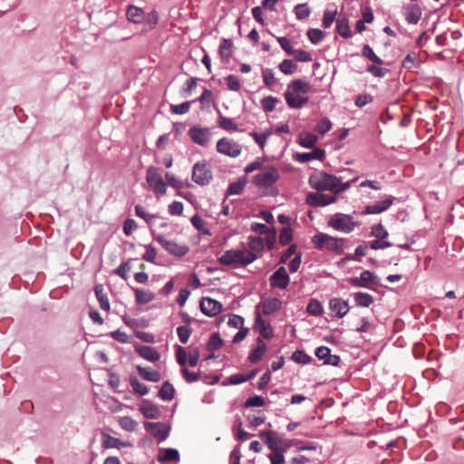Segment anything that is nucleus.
<instances>
[{"label": "nucleus", "mask_w": 464, "mask_h": 464, "mask_svg": "<svg viewBox=\"0 0 464 464\" xmlns=\"http://www.w3.org/2000/svg\"><path fill=\"white\" fill-rule=\"evenodd\" d=\"M144 427L150 434L157 438L160 441L166 440L169 435V430L161 422H145Z\"/></svg>", "instance_id": "nucleus-17"}, {"label": "nucleus", "mask_w": 464, "mask_h": 464, "mask_svg": "<svg viewBox=\"0 0 464 464\" xmlns=\"http://www.w3.org/2000/svg\"><path fill=\"white\" fill-rule=\"evenodd\" d=\"M289 276L284 266L277 268L270 276V285L274 288L285 289L289 284Z\"/></svg>", "instance_id": "nucleus-15"}, {"label": "nucleus", "mask_w": 464, "mask_h": 464, "mask_svg": "<svg viewBox=\"0 0 464 464\" xmlns=\"http://www.w3.org/2000/svg\"><path fill=\"white\" fill-rule=\"evenodd\" d=\"M347 281L355 287L373 288L379 285L377 276L369 270H364L360 277H350Z\"/></svg>", "instance_id": "nucleus-11"}, {"label": "nucleus", "mask_w": 464, "mask_h": 464, "mask_svg": "<svg viewBox=\"0 0 464 464\" xmlns=\"http://www.w3.org/2000/svg\"><path fill=\"white\" fill-rule=\"evenodd\" d=\"M143 10L135 6V5H129L127 9V19L134 24H139L143 21Z\"/></svg>", "instance_id": "nucleus-29"}, {"label": "nucleus", "mask_w": 464, "mask_h": 464, "mask_svg": "<svg viewBox=\"0 0 464 464\" xmlns=\"http://www.w3.org/2000/svg\"><path fill=\"white\" fill-rule=\"evenodd\" d=\"M300 144L304 148H314L317 142V137L310 132H303L299 136Z\"/></svg>", "instance_id": "nucleus-36"}, {"label": "nucleus", "mask_w": 464, "mask_h": 464, "mask_svg": "<svg viewBox=\"0 0 464 464\" xmlns=\"http://www.w3.org/2000/svg\"><path fill=\"white\" fill-rule=\"evenodd\" d=\"M135 212L139 218L144 219L146 222H150L155 218L154 215L149 214L140 205L135 207Z\"/></svg>", "instance_id": "nucleus-60"}, {"label": "nucleus", "mask_w": 464, "mask_h": 464, "mask_svg": "<svg viewBox=\"0 0 464 464\" xmlns=\"http://www.w3.org/2000/svg\"><path fill=\"white\" fill-rule=\"evenodd\" d=\"M94 291H95L96 297L100 303L101 308L105 311H109L110 310V303H109L107 295L104 292L103 286L102 285H96Z\"/></svg>", "instance_id": "nucleus-33"}, {"label": "nucleus", "mask_w": 464, "mask_h": 464, "mask_svg": "<svg viewBox=\"0 0 464 464\" xmlns=\"http://www.w3.org/2000/svg\"><path fill=\"white\" fill-rule=\"evenodd\" d=\"M217 150L220 154L236 158L240 155L242 148L241 145L233 139L224 137L217 142Z\"/></svg>", "instance_id": "nucleus-8"}, {"label": "nucleus", "mask_w": 464, "mask_h": 464, "mask_svg": "<svg viewBox=\"0 0 464 464\" xmlns=\"http://www.w3.org/2000/svg\"><path fill=\"white\" fill-rule=\"evenodd\" d=\"M218 124L220 128L227 131L237 130V125L234 122V121L223 116L222 114H219L218 116Z\"/></svg>", "instance_id": "nucleus-37"}, {"label": "nucleus", "mask_w": 464, "mask_h": 464, "mask_svg": "<svg viewBox=\"0 0 464 464\" xmlns=\"http://www.w3.org/2000/svg\"><path fill=\"white\" fill-rule=\"evenodd\" d=\"M192 179L200 186L208 185L211 181L212 171L206 160L198 161L194 164Z\"/></svg>", "instance_id": "nucleus-6"}, {"label": "nucleus", "mask_w": 464, "mask_h": 464, "mask_svg": "<svg viewBox=\"0 0 464 464\" xmlns=\"http://www.w3.org/2000/svg\"><path fill=\"white\" fill-rule=\"evenodd\" d=\"M179 459V453L175 449L161 450L158 456V460L161 463L176 461Z\"/></svg>", "instance_id": "nucleus-28"}, {"label": "nucleus", "mask_w": 464, "mask_h": 464, "mask_svg": "<svg viewBox=\"0 0 464 464\" xmlns=\"http://www.w3.org/2000/svg\"><path fill=\"white\" fill-rule=\"evenodd\" d=\"M291 55H294V57L300 62L312 61V55L304 50H294Z\"/></svg>", "instance_id": "nucleus-62"}, {"label": "nucleus", "mask_w": 464, "mask_h": 464, "mask_svg": "<svg viewBox=\"0 0 464 464\" xmlns=\"http://www.w3.org/2000/svg\"><path fill=\"white\" fill-rule=\"evenodd\" d=\"M130 384L132 390L136 393H138V394H140L141 396L146 395L148 393V392H149L147 386L144 383L140 382L135 377H131L130 379Z\"/></svg>", "instance_id": "nucleus-41"}, {"label": "nucleus", "mask_w": 464, "mask_h": 464, "mask_svg": "<svg viewBox=\"0 0 464 464\" xmlns=\"http://www.w3.org/2000/svg\"><path fill=\"white\" fill-rule=\"evenodd\" d=\"M293 238L292 229L288 227H283L279 235V242L281 245L285 246L291 242Z\"/></svg>", "instance_id": "nucleus-55"}, {"label": "nucleus", "mask_w": 464, "mask_h": 464, "mask_svg": "<svg viewBox=\"0 0 464 464\" xmlns=\"http://www.w3.org/2000/svg\"><path fill=\"white\" fill-rule=\"evenodd\" d=\"M324 33L320 29H310L307 32V37L309 41L314 44L320 43L324 38Z\"/></svg>", "instance_id": "nucleus-46"}, {"label": "nucleus", "mask_w": 464, "mask_h": 464, "mask_svg": "<svg viewBox=\"0 0 464 464\" xmlns=\"http://www.w3.org/2000/svg\"><path fill=\"white\" fill-rule=\"evenodd\" d=\"M353 299L357 306L369 307L373 303V297L367 293L357 292L353 294Z\"/></svg>", "instance_id": "nucleus-31"}, {"label": "nucleus", "mask_w": 464, "mask_h": 464, "mask_svg": "<svg viewBox=\"0 0 464 464\" xmlns=\"http://www.w3.org/2000/svg\"><path fill=\"white\" fill-rule=\"evenodd\" d=\"M362 56H364L365 58H367L369 61L372 62L375 64L382 65L384 63L383 61L375 54L372 48L368 44H365L362 47Z\"/></svg>", "instance_id": "nucleus-38"}, {"label": "nucleus", "mask_w": 464, "mask_h": 464, "mask_svg": "<svg viewBox=\"0 0 464 464\" xmlns=\"http://www.w3.org/2000/svg\"><path fill=\"white\" fill-rule=\"evenodd\" d=\"M306 311L309 314L312 315H320L323 313V307L317 300L312 299L307 307Z\"/></svg>", "instance_id": "nucleus-48"}, {"label": "nucleus", "mask_w": 464, "mask_h": 464, "mask_svg": "<svg viewBox=\"0 0 464 464\" xmlns=\"http://www.w3.org/2000/svg\"><path fill=\"white\" fill-rule=\"evenodd\" d=\"M130 262H123L115 269L114 273L121 276L122 279L126 280L127 273L130 271Z\"/></svg>", "instance_id": "nucleus-61"}, {"label": "nucleus", "mask_w": 464, "mask_h": 464, "mask_svg": "<svg viewBox=\"0 0 464 464\" xmlns=\"http://www.w3.org/2000/svg\"><path fill=\"white\" fill-rule=\"evenodd\" d=\"M327 225L337 231L348 234L353 232L359 224L353 220L352 216L336 213L330 218Z\"/></svg>", "instance_id": "nucleus-5"}, {"label": "nucleus", "mask_w": 464, "mask_h": 464, "mask_svg": "<svg viewBox=\"0 0 464 464\" xmlns=\"http://www.w3.org/2000/svg\"><path fill=\"white\" fill-rule=\"evenodd\" d=\"M246 418L251 427H257L261 423L258 411H251L247 413Z\"/></svg>", "instance_id": "nucleus-59"}, {"label": "nucleus", "mask_w": 464, "mask_h": 464, "mask_svg": "<svg viewBox=\"0 0 464 464\" xmlns=\"http://www.w3.org/2000/svg\"><path fill=\"white\" fill-rule=\"evenodd\" d=\"M278 178L279 173L276 169L273 167L263 168V196H276L277 194V189L270 187V185L276 182Z\"/></svg>", "instance_id": "nucleus-9"}, {"label": "nucleus", "mask_w": 464, "mask_h": 464, "mask_svg": "<svg viewBox=\"0 0 464 464\" xmlns=\"http://www.w3.org/2000/svg\"><path fill=\"white\" fill-rule=\"evenodd\" d=\"M261 303L256 306V323L253 327L254 331L258 332L256 338V347L249 355V361L253 363L257 362L261 359Z\"/></svg>", "instance_id": "nucleus-12"}, {"label": "nucleus", "mask_w": 464, "mask_h": 464, "mask_svg": "<svg viewBox=\"0 0 464 464\" xmlns=\"http://www.w3.org/2000/svg\"><path fill=\"white\" fill-rule=\"evenodd\" d=\"M366 71L374 77L378 78H382L389 72V70L387 68L376 66L375 64L368 65Z\"/></svg>", "instance_id": "nucleus-47"}, {"label": "nucleus", "mask_w": 464, "mask_h": 464, "mask_svg": "<svg viewBox=\"0 0 464 464\" xmlns=\"http://www.w3.org/2000/svg\"><path fill=\"white\" fill-rule=\"evenodd\" d=\"M310 10L305 4L297 5L295 7V14L298 19H304L310 15Z\"/></svg>", "instance_id": "nucleus-56"}, {"label": "nucleus", "mask_w": 464, "mask_h": 464, "mask_svg": "<svg viewBox=\"0 0 464 464\" xmlns=\"http://www.w3.org/2000/svg\"><path fill=\"white\" fill-rule=\"evenodd\" d=\"M188 136L195 143L207 146L211 138V131L208 128L192 127L188 130Z\"/></svg>", "instance_id": "nucleus-14"}, {"label": "nucleus", "mask_w": 464, "mask_h": 464, "mask_svg": "<svg viewBox=\"0 0 464 464\" xmlns=\"http://www.w3.org/2000/svg\"><path fill=\"white\" fill-rule=\"evenodd\" d=\"M324 150L319 148L314 149L311 152H304V153H297L295 156V159L299 162H308L312 160H322L324 158Z\"/></svg>", "instance_id": "nucleus-23"}, {"label": "nucleus", "mask_w": 464, "mask_h": 464, "mask_svg": "<svg viewBox=\"0 0 464 464\" xmlns=\"http://www.w3.org/2000/svg\"><path fill=\"white\" fill-rule=\"evenodd\" d=\"M246 183V179L244 178L229 185L227 188L228 195H239L243 191V188Z\"/></svg>", "instance_id": "nucleus-43"}, {"label": "nucleus", "mask_w": 464, "mask_h": 464, "mask_svg": "<svg viewBox=\"0 0 464 464\" xmlns=\"http://www.w3.org/2000/svg\"><path fill=\"white\" fill-rule=\"evenodd\" d=\"M137 371L140 376L146 381L158 382L161 379L160 373L150 367H142L138 365Z\"/></svg>", "instance_id": "nucleus-24"}, {"label": "nucleus", "mask_w": 464, "mask_h": 464, "mask_svg": "<svg viewBox=\"0 0 464 464\" xmlns=\"http://www.w3.org/2000/svg\"><path fill=\"white\" fill-rule=\"evenodd\" d=\"M263 235L268 249H272L276 243V231L270 230L266 225L263 224Z\"/></svg>", "instance_id": "nucleus-42"}, {"label": "nucleus", "mask_w": 464, "mask_h": 464, "mask_svg": "<svg viewBox=\"0 0 464 464\" xmlns=\"http://www.w3.org/2000/svg\"><path fill=\"white\" fill-rule=\"evenodd\" d=\"M296 64L292 60H284L280 65V71L285 74H292L296 70Z\"/></svg>", "instance_id": "nucleus-53"}, {"label": "nucleus", "mask_w": 464, "mask_h": 464, "mask_svg": "<svg viewBox=\"0 0 464 464\" xmlns=\"http://www.w3.org/2000/svg\"><path fill=\"white\" fill-rule=\"evenodd\" d=\"M337 200L336 195H326L318 192H311L306 197V203L314 207H324L334 203Z\"/></svg>", "instance_id": "nucleus-13"}, {"label": "nucleus", "mask_w": 464, "mask_h": 464, "mask_svg": "<svg viewBox=\"0 0 464 464\" xmlns=\"http://www.w3.org/2000/svg\"><path fill=\"white\" fill-rule=\"evenodd\" d=\"M393 203V198L390 197L384 200L378 201L372 205H368L365 207L362 214L365 215H373L380 214L387 210Z\"/></svg>", "instance_id": "nucleus-19"}, {"label": "nucleus", "mask_w": 464, "mask_h": 464, "mask_svg": "<svg viewBox=\"0 0 464 464\" xmlns=\"http://www.w3.org/2000/svg\"><path fill=\"white\" fill-rule=\"evenodd\" d=\"M282 306V301L276 297H267L263 300V314H271L278 311Z\"/></svg>", "instance_id": "nucleus-26"}, {"label": "nucleus", "mask_w": 464, "mask_h": 464, "mask_svg": "<svg viewBox=\"0 0 464 464\" xmlns=\"http://www.w3.org/2000/svg\"><path fill=\"white\" fill-rule=\"evenodd\" d=\"M143 21L148 25L146 30H150L155 27L159 21V14L156 11L149 13L146 16L143 15Z\"/></svg>", "instance_id": "nucleus-50"}, {"label": "nucleus", "mask_w": 464, "mask_h": 464, "mask_svg": "<svg viewBox=\"0 0 464 464\" xmlns=\"http://www.w3.org/2000/svg\"><path fill=\"white\" fill-rule=\"evenodd\" d=\"M198 102L201 104V109L208 108L214 102V96L212 91L205 89L203 93L199 96Z\"/></svg>", "instance_id": "nucleus-39"}, {"label": "nucleus", "mask_w": 464, "mask_h": 464, "mask_svg": "<svg viewBox=\"0 0 464 464\" xmlns=\"http://www.w3.org/2000/svg\"><path fill=\"white\" fill-rule=\"evenodd\" d=\"M311 89L308 82L298 79L294 80L288 84L285 98L291 108H300L308 102L306 93Z\"/></svg>", "instance_id": "nucleus-2"}, {"label": "nucleus", "mask_w": 464, "mask_h": 464, "mask_svg": "<svg viewBox=\"0 0 464 464\" xmlns=\"http://www.w3.org/2000/svg\"><path fill=\"white\" fill-rule=\"evenodd\" d=\"M267 457L270 459L271 464H283L285 461V458H284L282 450L271 451L267 455Z\"/></svg>", "instance_id": "nucleus-57"}, {"label": "nucleus", "mask_w": 464, "mask_h": 464, "mask_svg": "<svg viewBox=\"0 0 464 464\" xmlns=\"http://www.w3.org/2000/svg\"><path fill=\"white\" fill-rule=\"evenodd\" d=\"M121 428L127 431H134L138 426V423L130 417H122L119 420Z\"/></svg>", "instance_id": "nucleus-45"}, {"label": "nucleus", "mask_w": 464, "mask_h": 464, "mask_svg": "<svg viewBox=\"0 0 464 464\" xmlns=\"http://www.w3.org/2000/svg\"><path fill=\"white\" fill-rule=\"evenodd\" d=\"M146 181L155 193L164 195L167 191V185L163 181L159 169L150 167L146 173Z\"/></svg>", "instance_id": "nucleus-7"}, {"label": "nucleus", "mask_w": 464, "mask_h": 464, "mask_svg": "<svg viewBox=\"0 0 464 464\" xmlns=\"http://www.w3.org/2000/svg\"><path fill=\"white\" fill-rule=\"evenodd\" d=\"M155 239L168 251L176 256H184L189 251L186 245H180L173 240H169L164 235H158Z\"/></svg>", "instance_id": "nucleus-10"}, {"label": "nucleus", "mask_w": 464, "mask_h": 464, "mask_svg": "<svg viewBox=\"0 0 464 464\" xmlns=\"http://www.w3.org/2000/svg\"><path fill=\"white\" fill-rule=\"evenodd\" d=\"M136 302L140 304H145L154 299V294L148 290L137 288L135 289Z\"/></svg>", "instance_id": "nucleus-35"}, {"label": "nucleus", "mask_w": 464, "mask_h": 464, "mask_svg": "<svg viewBox=\"0 0 464 464\" xmlns=\"http://www.w3.org/2000/svg\"><path fill=\"white\" fill-rule=\"evenodd\" d=\"M336 29L338 34L343 38L352 36V31L349 26L348 19L345 17H339L336 21Z\"/></svg>", "instance_id": "nucleus-30"}, {"label": "nucleus", "mask_w": 464, "mask_h": 464, "mask_svg": "<svg viewBox=\"0 0 464 464\" xmlns=\"http://www.w3.org/2000/svg\"><path fill=\"white\" fill-rule=\"evenodd\" d=\"M371 235L376 238L384 239L389 234L382 224H377L372 227Z\"/></svg>", "instance_id": "nucleus-49"}, {"label": "nucleus", "mask_w": 464, "mask_h": 464, "mask_svg": "<svg viewBox=\"0 0 464 464\" xmlns=\"http://www.w3.org/2000/svg\"><path fill=\"white\" fill-rule=\"evenodd\" d=\"M337 11L336 10H325L323 16V25L325 28H329L335 20Z\"/></svg>", "instance_id": "nucleus-52"}, {"label": "nucleus", "mask_w": 464, "mask_h": 464, "mask_svg": "<svg viewBox=\"0 0 464 464\" xmlns=\"http://www.w3.org/2000/svg\"><path fill=\"white\" fill-rule=\"evenodd\" d=\"M343 238L334 237L325 233H318L312 237L314 246L319 250L326 249L337 253L343 252Z\"/></svg>", "instance_id": "nucleus-4"}, {"label": "nucleus", "mask_w": 464, "mask_h": 464, "mask_svg": "<svg viewBox=\"0 0 464 464\" xmlns=\"http://www.w3.org/2000/svg\"><path fill=\"white\" fill-rule=\"evenodd\" d=\"M329 308L338 318H342L347 314L350 309L348 303L341 298L331 299Z\"/></svg>", "instance_id": "nucleus-20"}, {"label": "nucleus", "mask_w": 464, "mask_h": 464, "mask_svg": "<svg viewBox=\"0 0 464 464\" xmlns=\"http://www.w3.org/2000/svg\"><path fill=\"white\" fill-rule=\"evenodd\" d=\"M309 184L317 191L327 190L335 194L336 188L340 185V178L325 171H319L309 177Z\"/></svg>", "instance_id": "nucleus-3"}, {"label": "nucleus", "mask_w": 464, "mask_h": 464, "mask_svg": "<svg viewBox=\"0 0 464 464\" xmlns=\"http://www.w3.org/2000/svg\"><path fill=\"white\" fill-rule=\"evenodd\" d=\"M218 53L226 63L229 61L233 55V43L230 39H222L219 44Z\"/></svg>", "instance_id": "nucleus-27"}, {"label": "nucleus", "mask_w": 464, "mask_h": 464, "mask_svg": "<svg viewBox=\"0 0 464 464\" xmlns=\"http://www.w3.org/2000/svg\"><path fill=\"white\" fill-rule=\"evenodd\" d=\"M190 104H191L190 102H185L180 104H172L170 106L171 112L173 114H179V115L185 114V113L188 112V111L190 109Z\"/></svg>", "instance_id": "nucleus-51"}, {"label": "nucleus", "mask_w": 464, "mask_h": 464, "mask_svg": "<svg viewBox=\"0 0 464 464\" xmlns=\"http://www.w3.org/2000/svg\"><path fill=\"white\" fill-rule=\"evenodd\" d=\"M135 351L140 357L151 362H156L160 359V353L155 348L150 346H136Z\"/></svg>", "instance_id": "nucleus-21"}, {"label": "nucleus", "mask_w": 464, "mask_h": 464, "mask_svg": "<svg viewBox=\"0 0 464 464\" xmlns=\"http://www.w3.org/2000/svg\"><path fill=\"white\" fill-rule=\"evenodd\" d=\"M223 344V341L219 335V334L218 333H215L213 334L208 343H207V349L210 352H214V351H217L218 349H219Z\"/></svg>", "instance_id": "nucleus-40"}, {"label": "nucleus", "mask_w": 464, "mask_h": 464, "mask_svg": "<svg viewBox=\"0 0 464 464\" xmlns=\"http://www.w3.org/2000/svg\"><path fill=\"white\" fill-rule=\"evenodd\" d=\"M421 9L418 5H409L404 8V16L409 24H416L421 17Z\"/></svg>", "instance_id": "nucleus-22"}, {"label": "nucleus", "mask_w": 464, "mask_h": 464, "mask_svg": "<svg viewBox=\"0 0 464 464\" xmlns=\"http://www.w3.org/2000/svg\"><path fill=\"white\" fill-rule=\"evenodd\" d=\"M169 212L172 216H180L183 212V204L179 201H173L169 206Z\"/></svg>", "instance_id": "nucleus-64"}, {"label": "nucleus", "mask_w": 464, "mask_h": 464, "mask_svg": "<svg viewBox=\"0 0 464 464\" xmlns=\"http://www.w3.org/2000/svg\"><path fill=\"white\" fill-rule=\"evenodd\" d=\"M292 359L298 363L305 364L310 358L304 351L297 350L293 353Z\"/></svg>", "instance_id": "nucleus-63"}, {"label": "nucleus", "mask_w": 464, "mask_h": 464, "mask_svg": "<svg viewBox=\"0 0 464 464\" xmlns=\"http://www.w3.org/2000/svg\"><path fill=\"white\" fill-rule=\"evenodd\" d=\"M140 411L148 419H159L160 417V411L158 406L147 401L140 407Z\"/></svg>", "instance_id": "nucleus-25"}, {"label": "nucleus", "mask_w": 464, "mask_h": 464, "mask_svg": "<svg viewBox=\"0 0 464 464\" xmlns=\"http://www.w3.org/2000/svg\"><path fill=\"white\" fill-rule=\"evenodd\" d=\"M257 372V369L250 371L248 373H237L229 376L228 382L231 384H240L252 379Z\"/></svg>", "instance_id": "nucleus-34"}, {"label": "nucleus", "mask_w": 464, "mask_h": 464, "mask_svg": "<svg viewBox=\"0 0 464 464\" xmlns=\"http://www.w3.org/2000/svg\"><path fill=\"white\" fill-rule=\"evenodd\" d=\"M102 446L103 449H121L131 447L132 444L129 441H122L121 440L112 437L108 433H102Z\"/></svg>", "instance_id": "nucleus-18"}, {"label": "nucleus", "mask_w": 464, "mask_h": 464, "mask_svg": "<svg viewBox=\"0 0 464 464\" xmlns=\"http://www.w3.org/2000/svg\"><path fill=\"white\" fill-rule=\"evenodd\" d=\"M174 395L175 389L173 385L169 382L166 381L159 391V397L162 401H171L174 398Z\"/></svg>", "instance_id": "nucleus-32"}, {"label": "nucleus", "mask_w": 464, "mask_h": 464, "mask_svg": "<svg viewBox=\"0 0 464 464\" xmlns=\"http://www.w3.org/2000/svg\"><path fill=\"white\" fill-rule=\"evenodd\" d=\"M332 129V123L331 121L324 118L323 120H321L316 127H315V130L321 134H325L326 132H328L330 130Z\"/></svg>", "instance_id": "nucleus-58"}, {"label": "nucleus", "mask_w": 464, "mask_h": 464, "mask_svg": "<svg viewBox=\"0 0 464 464\" xmlns=\"http://www.w3.org/2000/svg\"><path fill=\"white\" fill-rule=\"evenodd\" d=\"M221 303L213 298L203 297L200 301V310L208 316H216L221 312Z\"/></svg>", "instance_id": "nucleus-16"}, {"label": "nucleus", "mask_w": 464, "mask_h": 464, "mask_svg": "<svg viewBox=\"0 0 464 464\" xmlns=\"http://www.w3.org/2000/svg\"><path fill=\"white\" fill-rule=\"evenodd\" d=\"M226 83L230 91L238 92L241 88L238 77L234 74L226 78Z\"/></svg>", "instance_id": "nucleus-54"}, {"label": "nucleus", "mask_w": 464, "mask_h": 464, "mask_svg": "<svg viewBox=\"0 0 464 464\" xmlns=\"http://www.w3.org/2000/svg\"><path fill=\"white\" fill-rule=\"evenodd\" d=\"M248 246L251 250L243 247L230 249L218 257V262L224 266H240L252 263L256 256L254 251L261 250V236L249 237Z\"/></svg>", "instance_id": "nucleus-1"}, {"label": "nucleus", "mask_w": 464, "mask_h": 464, "mask_svg": "<svg viewBox=\"0 0 464 464\" xmlns=\"http://www.w3.org/2000/svg\"><path fill=\"white\" fill-rule=\"evenodd\" d=\"M192 333L189 325H181L177 328V334L182 343H187Z\"/></svg>", "instance_id": "nucleus-44"}]
</instances>
